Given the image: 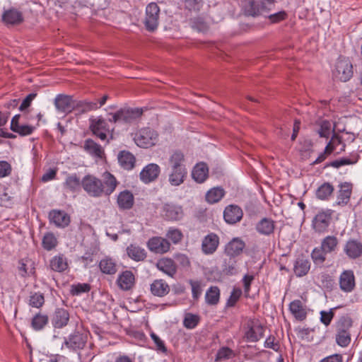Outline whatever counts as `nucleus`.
<instances>
[{
	"label": "nucleus",
	"mask_w": 362,
	"mask_h": 362,
	"mask_svg": "<svg viewBox=\"0 0 362 362\" xmlns=\"http://www.w3.org/2000/svg\"><path fill=\"white\" fill-rule=\"evenodd\" d=\"M353 321L348 316H343L336 322L335 341L342 348L347 347L351 341L350 329L352 327Z\"/></svg>",
	"instance_id": "1"
},
{
	"label": "nucleus",
	"mask_w": 362,
	"mask_h": 362,
	"mask_svg": "<svg viewBox=\"0 0 362 362\" xmlns=\"http://www.w3.org/2000/svg\"><path fill=\"white\" fill-rule=\"evenodd\" d=\"M143 114L141 108L123 107L114 113H109L108 121L112 123L129 124L139 118Z\"/></svg>",
	"instance_id": "2"
},
{
	"label": "nucleus",
	"mask_w": 362,
	"mask_h": 362,
	"mask_svg": "<svg viewBox=\"0 0 362 362\" xmlns=\"http://www.w3.org/2000/svg\"><path fill=\"white\" fill-rule=\"evenodd\" d=\"M82 188L92 197H102V180L93 175L88 174L82 178Z\"/></svg>",
	"instance_id": "3"
},
{
	"label": "nucleus",
	"mask_w": 362,
	"mask_h": 362,
	"mask_svg": "<svg viewBox=\"0 0 362 362\" xmlns=\"http://www.w3.org/2000/svg\"><path fill=\"white\" fill-rule=\"evenodd\" d=\"M274 2V0H243V8L246 15L256 16L261 14Z\"/></svg>",
	"instance_id": "4"
},
{
	"label": "nucleus",
	"mask_w": 362,
	"mask_h": 362,
	"mask_svg": "<svg viewBox=\"0 0 362 362\" xmlns=\"http://www.w3.org/2000/svg\"><path fill=\"white\" fill-rule=\"evenodd\" d=\"M157 137L158 134L153 129L146 127L140 129L135 134L134 140L137 146L148 148L156 144Z\"/></svg>",
	"instance_id": "5"
},
{
	"label": "nucleus",
	"mask_w": 362,
	"mask_h": 362,
	"mask_svg": "<svg viewBox=\"0 0 362 362\" xmlns=\"http://www.w3.org/2000/svg\"><path fill=\"white\" fill-rule=\"evenodd\" d=\"M160 8L156 3H150L146 8L144 25L147 30L153 32L159 23Z\"/></svg>",
	"instance_id": "6"
},
{
	"label": "nucleus",
	"mask_w": 362,
	"mask_h": 362,
	"mask_svg": "<svg viewBox=\"0 0 362 362\" xmlns=\"http://www.w3.org/2000/svg\"><path fill=\"white\" fill-rule=\"evenodd\" d=\"M334 76L341 81H349L353 75L352 64L348 59H339L333 71Z\"/></svg>",
	"instance_id": "7"
},
{
	"label": "nucleus",
	"mask_w": 362,
	"mask_h": 362,
	"mask_svg": "<svg viewBox=\"0 0 362 362\" xmlns=\"http://www.w3.org/2000/svg\"><path fill=\"white\" fill-rule=\"evenodd\" d=\"M147 247L152 252L162 255L170 250V243L164 238L155 236L148 240Z\"/></svg>",
	"instance_id": "8"
},
{
	"label": "nucleus",
	"mask_w": 362,
	"mask_h": 362,
	"mask_svg": "<svg viewBox=\"0 0 362 362\" xmlns=\"http://www.w3.org/2000/svg\"><path fill=\"white\" fill-rule=\"evenodd\" d=\"M88 339V334L75 332L65 339L64 344L73 350L82 349L86 346Z\"/></svg>",
	"instance_id": "9"
},
{
	"label": "nucleus",
	"mask_w": 362,
	"mask_h": 362,
	"mask_svg": "<svg viewBox=\"0 0 362 362\" xmlns=\"http://www.w3.org/2000/svg\"><path fill=\"white\" fill-rule=\"evenodd\" d=\"M76 102L71 96L59 94L54 99V105L58 112H71L75 107Z\"/></svg>",
	"instance_id": "10"
},
{
	"label": "nucleus",
	"mask_w": 362,
	"mask_h": 362,
	"mask_svg": "<svg viewBox=\"0 0 362 362\" xmlns=\"http://www.w3.org/2000/svg\"><path fill=\"white\" fill-rule=\"evenodd\" d=\"M331 218V213L329 211L317 213L313 220V228L317 233L325 232L330 223Z\"/></svg>",
	"instance_id": "11"
},
{
	"label": "nucleus",
	"mask_w": 362,
	"mask_h": 362,
	"mask_svg": "<svg viewBox=\"0 0 362 362\" xmlns=\"http://www.w3.org/2000/svg\"><path fill=\"white\" fill-rule=\"evenodd\" d=\"M160 173V168L156 163H149L146 165L141 171L140 180L145 184L150 183L156 180Z\"/></svg>",
	"instance_id": "12"
},
{
	"label": "nucleus",
	"mask_w": 362,
	"mask_h": 362,
	"mask_svg": "<svg viewBox=\"0 0 362 362\" xmlns=\"http://www.w3.org/2000/svg\"><path fill=\"white\" fill-rule=\"evenodd\" d=\"M243 216L242 209L235 204L227 206L223 211V218L229 224H235L239 222L242 219Z\"/></svg>",
	"instance_id": "13"
},
{
	"label": "nucleus",
	"mask_w": 362,
	"mask_h": 362,
	"mask_svg": "<svg viewBox=\"0 0 362 362\" xmlns=\"http://www.w3.org/2000/svg\"><path fill=\"white\" fill-rule=\"evenodd\" d=\"M90 129L93 134L102 141L107 139V135L110 132L109 126L106 120L98 118L93 120L90 124Z\"/></svg>",
	"instance_id": "14"
},
{
	"label": "nucleus",
	"mask_w": 362,
	"mask_h": 362,
	"mask_svg": "<svg viewBox=\"0 0 362 362\" xmlns=\"http://www.w3.org/2000/svg\"><path fill=\"white\" fill-rule=\"evenodd\" d=\"M263 334L264 327L257 322H251L247 324V330L245 332V337L247 341L256 342L263 337Z\"/></svg>",
	"instance_id": "15"
},
{
	"label": "nucleus",
	"mask_w": 362,
	"mask_h": 362,
	"mask_svg": "<svg viewBox=\"0 0 362 362\" xmlns=\"http://www.w3.org/2000/svg\"><path fill=\"white\" fill-rule=\"evenodd\" d=\"M219 245V238L214 233L205 236L202 243V250L205 255H211L216 252Z\"/></svg>",
	"instance_id": "16"
},
{
	"label": "nucleus",
	"mask_w": 362,
	"mask_h": 362,
	"mask_svg": "<svg viewBox=\"0 0 362 362\" xmlns=\"http://www.w3.org/2000/svg\"><path fill=\"white\" fill-rule=\"evenodd\" d=\"M69 320V313L64 308H57L51 318L54 328L61 329L66 326Z\"/></svg>",
	"instance_id": "17"
},
{
	"label": "nucleus",
	"mask_w": 362,
	"mask_h": 362,
	"mask_svg": "<svg viewBox=\"0 0 362 362\" xmlns=\"http://www.w3.org/2000/svg\"><path fill=\"white\" fill-rule=\"evenodd\" d=\"M162 215L168 220L177 221L182 218L183 211L180 206L165 204L163 206Z\"/></svg>",
	"instance_id": "18"
},
{
	"label": "nucleus",
	"mask_w": 362,
	"mask_h": 362,
	"mask_svg": "<svg viewBox=\"0 0 362 362\" xmlns=\"http://www.w3.org/2000/svg\"><path fill=\"white\" fill-rule=\"evenodd\" d=\"M135 284V277L131 271L126 270L121 273L117 279V284L123 291H129Z\"/></svg>",
	"instance_id": "19"
},
{
	"label": "nucleus",
	"mask_w": 362,
	"mask_h": 362,
	"mask_svg": "<svg viewBox=\"0 0 362 362\" xmlns=\"http://www.w3.org/2000/svg\"><path fill=\"white\" fill-rule=\"evenodd\" d=\"M340 288L344 292H351L355 286V277L351 270L344 271L339 277Z\"/></svg>",
	"instance_id": "20"
},
{
	"label": "nucleus",
	"mask_w": 362,
	"mask_h": 362,
	"mask_svg": "<svg viewBox=\"0 0 362 362\" xmlns=\"http://www.w3.org/2000/svg\"><path fill=\"white\" fill-rule=\"evenodd\" d=\"M102 180V194L106 196L110 195L116 189L117 181L115 176L110 173L105 172L103 175Z\"/></svg>",
	"instance_id": "21"
},
{
	"label": "nucleus",
	"mask_w": 362,
	"mask_h": 362,
	"mask_svg": "<svg viewBox=\"0 0 362 362\" xmlns=\"http://www.w3.org/2000/svg\"><path fill=\"white\" fill-rule=\"evenodd\" d=\"M156 267L170 277H173L177 272V267L174 260L168 257H163L158 260Z\"/></svg>",
	"instance_id": "22"
},
{
	"label": "nucleus",
	"mask_w": 362,
	"mask_h": 362,
	"mask_svg": "<svg viewBox=\"0 0 362 362\" xmlns=\"http://www.w3.org/2000/svg\"><path fill=\"white\" fill-rule=\"evenodd\" d=\"M352 192V185L349 182L340 184L339 190L337 197V204L339 206L346 205L349 200Z\"/></svg>",
	"instance_id": "23"
},
{
	"label": "nucleus",
	"mask_w": 362,
	"mask_h": 362,
	"mask_svg": "<svg viewBox=\"0 0 362 362\" xmlns=\"http://www.w3.org/2000/svg\"><path fill=\"white\" fill-rule=\"evenodd\" d=\"M118 207L121 210H128L132 208L134 203L133 194L129 190L121 192L117 199Z\"/></svg>",
	"instance_id": "24"
},
{
	"label": "nucleus",
	"mask_w": 362,
	"mask_h": 362,
	"mask_svg": "<svg viewBox=\"0 0 362 362\" xmlns=\"http://www.w3.org/2000/svg\"><path fill=\"white\" fill-rule=\"evenodd\" d=\"M344 252L351 259H356L362 255V243L356 240H349L344 246Z\"/></svg>",
	"instance_id": "25"
},
{
	"label": "nucleus",
	"mask_w": 362,
	"mask_h": 362,
	"mask_svg": "<svg viewBox=\"0 0 362 362\" xmlns=\"http://www.w3.org/2000/svg\"><path fill=\"white\" fill-rule=\"evenodd\" d=\"M170 286L163 279H156L150 285L151 293L158 297H163L169 293Z\"/></svg>",
	"instance_id": "26"
},
{
	"label": "nucleus",
	"mask_w": 362,
	"mask_h": 362,
	"mask_svg": "<svg viewBox=\"0 0 362 362\" xmlns=\"http://www.w3.org/2000/svg\"><path fill=\"white\" fill-rule=\"evenodd\" d=\"M168 166L170 170H187L184 154L179 151H174L169 157Z\"/></svg>",
	"instance_id": "27"
},
{
	"label": "nucleus",
	"mask_w": 362,
	"mask_h": 362,
	"mask_svg": "<svg viewBox=\"0 0 362 362\" xmlns=\"http://www.w3.org/2000/svg\"><path fill=\"white\" fill-rule=\"evenodd\" d=\"M289 310L298 321H303L307 317L305 306L300 300H294L289 304Z\"/></svg>",
	"instance_id": "28"
},
{
	"label": "nucleus",
	"mask_w": 362,
	"mask_h": 362,
	"mask_svg": "<svg viewBox=\"0 0 362 362\" xmlns=\"http://www.w3.org/2000/svg\"><path fill=\"white\" fill-rule=\"evenodd\" d=\"M245 246V244L242 240L238 238H233L226 246V255L235 257L243 252Z\"/></svg>",
	"instance_id": "29"
},
{
	"label": "nucleus",
	"mask_w": 362,
	"mask_h": 362,
	"mask_svg": "<svg viewBox=\"0 0 362 362\" xmlns=\"http://www.w3.org/2000/svg\"><path fill=\"white\" fill-rule=\"evenodd\" d=\"M127 254L129 258L136 262L144 261L147 256L145 249L134 244H131L127 247Z\"/></svg>",
	"instance_id": "30"
},
{
	"label": "nucleus",
	"mask_w": 362,
	"mask_h": 362,
	"mask_svg": "<svg viewBox=\"0 0 362 362\" xmlns=\"http://www.w3.org/2000/svg\"><path fill=\"white\" fill-rule=\"evenodd\" d=\"M64 187L71 192H78L82 187V180L76 173L69 174L65 179Z\"/></svg>",
	"instance_id": "31"
},
{
	"label": "nucleus",
	"mask_w": 362,
	"mask_h": 362,
	"mask_svg": "<svg viewBox=\"0 0 362 362\" xmlns=\"http://www.w3.org/2000/svg\"><path fill=\"white\" fill-rule=\"evenodd\" d=\"M274 228V221L269 218H262L256 225L257 231L264 235H269L273 233Z\"/></svg>",
	"instance_id": "32"
},
{
	"label": "nucleus",
	"mask_w": 362,
	"mask_h": 362,
	"mask_svg": "<svg viewBox=\"0 0 362 362\" xmlns=\"http://www.w3.org/2000/svg\"><path fill=\"white\" fill-rule=\"evenodd\" d=\"M50 269L57 272H63L68 269L67 259L63 255L53 257L49 261Z\"/></svg>",
	"instance_id": "33"
},
{
	"label": "nucleus",
	"mask_w": 362,
	"mask_h": 362,
	"mask_svg": "<svg viewBox=\"0 0 362 362\" xmlns=\"http://www.w3.org/2000/svg\"><path fill=\"white\" fill-rule=\"evenodd\" d=\"M49 218L58 227H66L70 223L69 215L61 211H52L50 212Z\"/></svg>",
	"instance_id": "34"
},
{
	"label": "nucleus",
	"mask_w": 362,
	"mask_h": 362,
	"mask_svg": "<svg viewBox=\"0 0 362 362\" xmlns=\"http://www.w3.org/2000/svg\"><path fill=\"white\" fill-rule=\"evenodd\" d=\"M134 156L129 151H122L118 155V162L125 170H132L135 164Z\"/></svg>",
	"instance_id": "35"
},
{
	"label": "nucleus",
	"mask_w": 362,
	"mask_h": 362,
	"mask_svg": "<svg viewBox=\"0 0 362 362\" xmlns=\"http://www.w3.org/2000/svg\"><path fill=\"white\" fill-rule=\"evenodd\" d=\"M187 175V170H170L168 181L172 186H179L184 182Z\"/></svg>",
	"instance_id": "36"
},
{
	"label": "nucleus",
	"mask_w": 362,
	"mask_h": 362,
	"mask_svg": "<svg viewBox=\"0 0 362 362\" xmlns=\"http://www.w3.org/2000/svg\"><path fill=\"white\" fill-rule=\"evenodd\" d=\"M310 269V263L308 259L304 257H298L294 264V273L301 277L306 275Z\"/></svg>",
	"instance_id": "37"
},
{
	"label": "nucleus",
	"mask_w": 362,
	"mask_h": 362,
	"mask_svg": "<svg viewBox=\"0 0 362 362\" xmlns=\"http://www.w3.org/2000/svg\"><path fill=\"white\" fill-rule=\"evenodd\" d=\"M221 291L218 286H210L205 293V302L209 305H216L220 300Z\"/></svg>",
	"instance_id": "38"
},
{
	"label": "nucleus",
	"mask_w": 362,
	"mask_h": 362,
	"mask_svg": "<svg viewBox=\"0 0 362 362\" xmlns=\"http://www.w3.org/2000/svg\"><path fill=\"white\" fill-rule=\"evenodd\" d=\"M208 167L204 163L197 164L192 173V178L197 182L202 183L205 181L208 176Z\"/></svg>",
	"instance_id": "39"
},
{
	"label": "nucleus",
	"mask_w": 362,
	"mask_h": 362,
	"mask_svg": "<svg viewBox=\"0 0 362 362\" xmlns=\"http://www.w3.org/2000/svg\"><path fill=\"white\" fill-rule=\"evenodd\" d=\"M2 20L7 24H18L22 22L23 17L21 13L16 9H9L4 13Z\"/></svg>",
	"instance_id": "40"
},
{
	"label": "nucleus",
	"mask_w": 362,
	"mask_h": 362,
	"mask_svg": "<svg viewBox=\"0 0 362 362\" xmlns=\"http://www.w3.org/2000/svg\"><path fill=\"white\" fill-rule=\"evenodd\" d=\"M99 267L103 274H114L117 272L115 261L110 257H105L99 262Z\"/></svg>",
	"instance_id": "41"
},
{
	"label": "nucleus",
	"mask_w": 362,
	"mask_h": 362,
	"mask_svg": "<svg viewBox=\"0 0 362 362\" xmlns=\"http://www.w3.org/2000/svg\"><path fill=\"white\" fill-rule=\"evenodd\" d=\"M225 191L222 187H214L209 190L206 194V200L210 204L218 202L224 196Z\"/></svg>",
	"instance_id": "42"
},
{
	"label": "nucleus",
	"mask_w": 362,
	"mask_h": 362,
	"mask_svg": "<svg viewBox=\"0 0 362 362\" xmlns=\"http://www.w3.org/2000/svg\"><path fill=\"white\" fill-rule=\"evenodd\" d=\"M223 272L227 275H233L237 273V264L235 257L227 256L222 264Z\"/></svg>",
	"instance_id": "43"
},
{
	"label": "nucleus",
	"mask_w": 362,
	"mask_h": 362,
	"mask_svg": "<svg viewBox=\"0 0 362 362\" xmlns=\"http://www.w3.org/2000/svg\"><path fill=\"white\" fill-rule=\"evenodd\" d=\"M338 243L337 237L328 235L322 240L321 247L327 253H331L336 250Z\"/></svg>",
	"instance_id": "44"
},
{
	"label": "nucleus",
	"mask_w": 362,
	"mask_h": 362,
	"mask_svg": "<svg viewBox=\"0 0 362 362\" xmlns=\"http://www.w3.org/2000/svg\"><path fill=\"white\" fill-rule=\"evenodd\" d=\"M334 187L329 182L320 185L316 191V197L321 200L327 199L333 193Z\"/></svg>",
	"instance_id": "45"
},
{
	"label": "nucleus",
	"mask_w": 362,
	"mask_h": 362,
	"mask_svg": "<svg viewBox=\"0 0 362 362\" xmlns=\"http://www.w3.org/2000/svg\"><path fill=\"white\" fill-rule=\"evenodd\" d=\"M48 316L45 314L37 313L32 319L31 326L33 329L39 331L42 329L48 323Z\"/></svg>",
	"instance_id": "46"
},
{
	"label": "nucleus",
	"mask_w": 362,
	"mask_h": 362,
	"mask_svg": "<svg viewBox=\"0 0 362 362\" xmlns=\"http://www.w3.org/2000/svg\"><path fill=\"white\" fill-rule=\"evenodd\" d=\"M189 284L192 289V296L194 300H197L202 293L203 283L201 280L189 279Z\"/></svg>",
	"instance_id": "47"
},
{
	"label": "nucleus",
	"mask_w": 362,
	"mask_h": 362,
	"mask_svg": "<svg viewBox=\"0 0 362 362\" xmlns=\"http://www.w3.org/2000/svg\"><path fill=\"white\" fill-rule=\"evenodd\" d=\"M45 303L44 295L40 292L30 293L28 300L29 305L39 308L43 305Z\"/></svg>",
	"instance_id": "48"
},
{
	"label": "nucleus",
	"mask_w": 362,
	"mask_h": 362,
	"mask_svg": "<svg viewBox=\"0 0 362 362\" xmlns=\"http://www.w3.org/2000/svg\"><path fill=\"white\" fill-rule=\"evenodd\" d=\"M75 107L81 109V112H86L100 108L97 101L81 100L76 103Z\"/></svg>",
	"instance_id": "49"
},
{
	"label": "nucleus",
	"mask_w": 362,
	"mask_h": 362,
	"mask_svg": "<svg viewBox=\"0 0 362 362\" xmlns=\"http://www.w3.org/2000/svg\"><path fill=\"white\" fill-rule=\"evenodd\" d=\"M85 148L90 153L98 157H101L103 153L102 147L92 140H88L86 141Z\"/></svg>",
	"instance_id": "50"
},
{
	"label": "nucleus",
	"mask_w": 362,
	"mask_h": 362,
	"mask_svg": "<svg viewBox=\"0 0 362 362\" xmlns=\"http://www.w3.org/2000/svg\"><path fill=\"white\" fill-rule=\"evenodd\" d=\"M326 254H327L320 246L315 247L312 253L311 257L315 264H322L326 259Z\"/></svg>",
	"instance_id": "51"
},
{
	"label": "nucleus",
	"mask_w": 362,
	"mask_h": 362,
	"mask_svg": "<svg viewBox=\"0 0 362 362\" xmlns=\"http://www.w3.org/2000/svg\"><path fill=\"white\" fill-rule=\"evenodd\" d=\"M57 240L55 236L51 233H46L42 238V246L46 250H51L56 247Z\"/></svg>",
	"instance_id": "52"
},
{
	"label": "nucleus",
	"mask_w": 362,
	"mask_h": 362,
	"mask_svg": "<svg viewBox=\"0 0 362 362\" xmlns=\"http://www.w3.org/2000/svg\"><path fill=\"white\" fill-rule=\"evenodd\" d=\"M199 322V317L197 315L187 313L183 320V325L187 329H194Z\"/></svg>",
	"instance_id": "53"
},
{
	"label": "nucleus",
	"mask_w": 362,
	"mask_h": 362,
	"mask_svg": "<svg viewBox=\"0 0 362 362\" xmlns=\"http://www.w3.org/2000/svg\"><path fill=\"white\" fill-rule=\"evenodd\" d=\"M191 26L192 29L200 33H205L209 28L206 23L199 17L192 19Z\"/></svg>",
	"instance_id": "54"
},
{
	"label": "nucleus",
	"mask_w": 362,
	"mask_h": 362,
	"mask_svg": "<svg viewBox=\"0 0 362 362\" xmlns=\"http://www.w3.org/2000/svg\"><path fill=\"white\" fill-rule=\"evenodd\" d=\"M166 237L173 243L177 244L182 240L183 235L180 230L170 228L166 233Z\"/></svg>",
	"instance_id": "55"
},
{
	"label": "nucleus",
	"mask_w": 362,
	"mask_h": 362,
	"mask_svg": "<svg viewBox=\"0 0 362 362\" xmlns=\"http://www.w3.org/2000/svg\"><path fill=\"white\" fill-rule=\"evenodd\" d=\"M242 295V291L239 288H234L230 293V295L227 300L226 306L227 307H233L235 305L236 303L240 299Z\"/></svg>",
	"instance_id": "56"
},
{
	"label": "nucleus",
	"mask_w": 362,
	"mask_h": 362,
	"mask_svg": "<svg viewBox=\"0 0 362 362\" xmlns=\"http://www.w3.org/2000/svg\"><path fill=\"white\" fill-rule=\"evenodd\" d=\"M35 127L28 124H19L16 128H13V132L18 134L22 136H28L33 134Z\"/></svg>",
	"instance_id": "57"
},
{
	"label": "nucleus",
	"mask_w": 362,
	"mask_h": 362,
	"mask_svg": "<svg viewBox=\"0 0 362 362\" xmlns=\"http://www.w3.org/2000/svg\"><path fill=\"white\" fill-rule=\"evenodd\" d=\"M334 308H331L328 311L322 310L320 313V322L325 325L326 327L329 326L334 317Z\"/></svg>",
	"instance_id": "58"
},
{
	"label": "nucleus",
	"mask_w": 362,
	"mask_h": 362,
	"mask_svg": "<svg viewBox=\"0 0 362 362\" xmlns=\"http://www.w3.org/2000/svg\"><path fill=\"white\" fill-rule=\"evenodd\" d=\"M332 125L330 122L327 120H324L320 124V129L318 130V134L320 137L328 138L331 133Z\"/></svg>",
	"instance_id": "59"
},
{
	"label": "nucleus",
	"mask_w": 362,
	"mask_h": 362,
	"mask_svg": "<svg viewBox=\"0 0 362 362\" xmlns=\"http://www.w3.org/2000/svg\"><path fill=\"white\" fill-rule=\"evenodd\" d=\"M28 263H30V261L28 259H21L18 262V269L20 276L25 277L32 272L33 269L29 270L28 267Z\"/></svg>",
	"instance_id": "60"
},
{
	"label": "nucleus",
	"mask_w": 362,
	"mask_h": 362,
	"mask_svg": "<svg viewBox=\"0 0 362 362\" xmlns=\"http://www.w3.org/2000/svg\"><path fill=\"white\" fill-rule=\"evenodd\" d=\"M342 145L341 151L344 150L345 144L342 142V139L341 136H339L337 134L334 133L330 141L327 144V146H329V148L334 151L338 145Z\"/></svg>",
	"instance_id": "61"
},
{
	"label": "nucleus",
	"mask_w": 362,
	"mask_h": 362,
	"mask_svg": "<svg viewBox=\"0 0 362 362\" xmlns=\"http://www.w3.org/2000/svg\"><path fill=\"white\" fill-rule=\"evenodd\" d=\"M174 258L179 265L183 268H189L191 265L189 257L185 254H176L175 255Z\"/></svg>",
	"instance_id": "62"
},
{
	"label": "nucleus",
	"mask_w": 362,
	"mask_h": 362,
	"mask_svg": "<svg viewBox=\"0 0 362 362\" xmlns=\"http://www.w3.org/2000/svg\"><path fill=\"white\" fill-rule=\"evenodd\" d=\"M12 172V167L9 163L6 160L0 161V178L9 176Z\"/></svg>",
	"instance_id": "63"
},
{
	"label": "nucleus",
	"mask_w": 362,
	"mask_h": 362,
	"mask_svg": "<svg viewBox=\"0 0 362 362\" xmlns=\"http://www.w3.org/2000/svg\"><path fill=\"white\" fill-rule=\"evenodd\" d=\"M264 346L266 348L272 349L275 351H278L280 348L279 342L273 336H269L264 341Z\"/></svg>",
	"instance_id": "64"
}]
</instances>
